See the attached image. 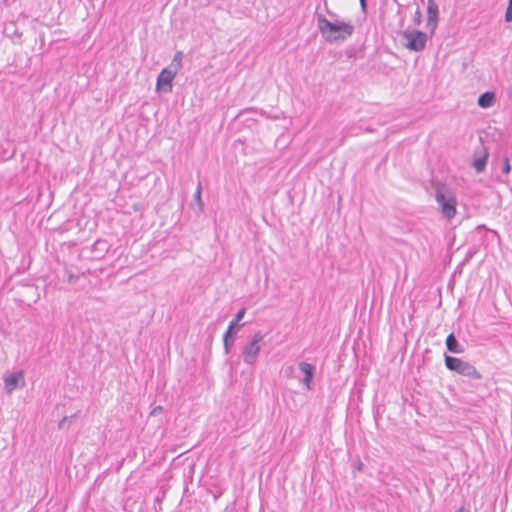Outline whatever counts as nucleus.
<instances>
[{
  "label": "nucleus",
  "mask_w": 512,
  "mask_h": 512,
  "mask_svg": "<svg viewBox=\"0 0 512 512\" xmlns=\"http://www.w3.org/2000/svg\"><path fill=\"white\" fill-rule=\"evenodd\" d=\"M489 153L486 147L481 146L479 151L474 152L472 166L477 173H482L487 165Z\"/></svg>",
  "instance_id": "8"
},
{
  "label": "nucleus",
  "mask_w": 512,
  "mask_h": 512,
  "mask_svg": "<svg viewBox=\"0 0 512 512\" xmlns=\"http://www.w3.org/2000/svg\"><path fill=\"white\" fill-rule=\"evenodd\" d=\"M495 101V94L494 92H484L482 93L478 98V105L481 108H489L493 105Z\"/></svg>",
  "instance_id": "13"
},
{
  "label": "nucleus",
  "mask_w": 512,
  "mask_h": 512,
  "mask_svg": "<svg viewBox=\"0 0 512 512\" xmlns=\"http://www.w3.org/2000/svg\"><path fill=\"white\" fill-rule=\"evenodd\" d=\"M159 411H162V407L161 406H157L153 409L152 411V414L153 415H156L157 413H159Z\"/></svg>",
  "instance_id": "23"
},
{
  "label": "nucleus",
  "mask_w": 512,
  "mask_h": 512,
  "mask_svg": "<svg viewBox=\"0 0 512 512\" xmlns=\"http://www.w3.org/2000/svg\"><path fill=\"white\" fill-rule=\"evenodd\" d=\"M434 197L443 218L447 221H451L457 213V198L455 194L443 186H438L435 190Z\"/></svg>",
  "instance_id": "2"
},
{
  "label": "nucleus",
  "mask_w": 512,
  "mask_h": 512,
  "mask_svg": "<svg viewBox=\"0 0 512 512\" xmlns=\"http://www.w3.org/2000/svg\"><path fill=\"white\" fill-rule=\"evenodd\" d=\"M68 419H69L68 417H64V418L59 422V424H58V428H59V429H63V428H64V426H65V423L68 421Z\"/></svg>",
  "instance_id": "21"
},
{
  "label": "nucleus",
  "mask_w": 512,
  "mask_h": 512,
  "mask_svg": "<svg viewBox=\"0 0 512 512\" xmlns=\"http://www.w3.org/2000/svg\"><path fill=\"white\" fill-rule=\"evenodd\" d=\"M406 39L405 47L411 51H422L427 43L428 36L420 30L406 31L403 34Z\"/></svg>",
  "instance_id": "5"
},
{
  "label": "nucleus",
  "mask_w": 512,
  "mask_h": 512,
  "mask_svg": "<svg viewBox=\"0 0 512 512\" xmlns=\"http://www.w3.org/2000/svg\"><path fill=\"white\" fill-rule=\"evenodd\" d=\"M360 1V5H361V8L363 11L366 10V6H367V0H359Z\"/></svg>",
  "instance_id": "22"
},
{
  "label": "nucleus",
  "mask_w": 512,
  "mask_h": 512,
  "mask_svg": "<svg viewBox=\"0 0 512 512\" xmlns=\"http://www.w3.org/2000/svg\"><path fill=\"white\" fill-rule=\"evenodd\" d=\"M438 5L434 0H428L427 2V26L431 29L433 32L435 28L437 27V20H438Z\"/></svg>",
  "instance_id": "9"
},
{
  "label": "nucleus",
  "mask_w": 512,
  "mask_h": 512,
  "mask_svg": "<svg viewBox=\"0 0 512 512\" xmlns=\"http://www.w3.org/2000/svg\"><path fill=\"white\" fill-rule=\"evenodd\" d=\"M177 74V67L164 68L157 77L156 90L158 92H171L172 82Z\"/></svg>",
  "instance_id": "6"
},
{
  "label": "nucleus",
  "mask_w": 512,
  "mask_h": 512,
  "mask_svg": "<svg viewBox=\"0 0 512 512\" xmlns=\"http://www.w3.org/2000/svg\"><path fill=\"white\" fill-rule=\"evenodd\" d=\"M298 366H299V369L305 375L302 382H303L304 386L308 390H310L311 389V383H312L313 376H314L315 367L312 364L307 363V362H300Z\"/></svg>",
  "instance_id": "10"
},
{
  "label": "nucleus",
  "mask_w": 512,
  "mask_h": 512,
  "mask_svg": "<svg viewBox=\"0 0 512 512\" xmlns=\"http://www.w3.org/2000/svg\"><path fill=\"white\" fill-rule=\"evenodd\" d=\"M201 191H202L201 183H198L197 189H196L195 194H194V199L197 202L200 210L203 209V202H202V199H201Z\"/></svg>",
  "instance_id": "16"
},
{
  "label": "nucleus",
  "mask_w": 512,
  "mask_h": 512,
  "mask_svg": "<svg viewBox=\"0 0 512 512\" xmlns=\"http://www.w3.org/2000/svg\"><path fill=\"white\" fill-rule=\"evenodd\" d=\"M264 334L261 331L253 334L242 348L243 361L248 365H254L257 362L258 355L262 348Z\"/></svg>",
  "instance_id": "4"
},
{
  "label": "nucleus",
  "mask_w": 512,
  "mask_h": 512,
  "mask_svg": "<svg viewBox=\"0 0 512 512\" xmlns=\"http://www.w3.org/2000/svg\"><path fill=\"white\" fill-rule=\"evenodd\" d=\"M318 29L326 41L333 43L345 41L354 33V27L343 21L331 22L322 14L317 16Z\"/></svg>",
  "instance_id": "1"
},
{
  "label": "nucleus",
  "mask_w": 512,
  "mask_h": 512,
  "mask_svg": "<svg viewBox=\"0 0 512 512\" xmlns=\"http://www.w3.org/2000/svg\"><path fill=\"white\" fill-rule=\"evenodd\" d=\"M505 20L507 22H512V0L508 1V5L505 12Z\"/></svg>",
  "instance_id": "18"
},
{
  "label": "nucleus",
  "mask_w": 512,
  "mask_h": 512,
  "mask_svg": "<svg viewBox=\"0 0 512 512\" xmlns=\"http://www.w3.org/2000/svg\"><path fill=\"white\" fill-rule=\"evenodd\" d=\"M4 384L7 393H11L16 389L23 387L25 385L24 372L18 371L5 375Z\"/></svg>",
  "instance_id": "7"
},
{
  "label": "nucleus",
  "mask_w": 512,
  "mask_h": 512,
  "mask_svg": "<svg viewBox=\"0 0 512 512\" xmlns=\"http://www.w3.org/2000/svg\"><path fill=\"white\" fill-rule=\"evenodd\" d=\"M165 493H166V492H165V490L161 489V490L158 492V494H157V496H156V498H155V502H156L157 504H159V506L161 505V502H162V501H163V499L165 498Z\"/></svg>",
  "instance_id": "20"
},
{
  "label": "nucleus",
  "mask_w": 512,
  "mask_h": 512,
  "mask_svg": "<svg viewBox=\"0 0 512 512\" xmlns=\"http://www.w3.org/2000/svg\"><path fill=\"white\" fill-rule=\"evenodd\" d=\"M234 340H235V336H233V335L226 336V334H224V336H223V344H224L225 352L227 354L230 352V349H231V347L234 344Z\"/></svg>",
  "instance_id": "14"
},
{
  "label": "nucleus",
  "mask_w": 512,
  "mask_h": 512,
  "mask_svg": "<svg viewBox=\"0 0 512 512\" xmlns=\"http://www.w3.org/2000/svg\"><path fill=\"white\" fill-rule=\"evenodd\" d=\"M447 349L456 354L464 352V347L461 346L453 333H450L446 338Z\"/></svg>",
  "instance_id": "12"
},
{
  "label": "nucleus",
  "mask_w": 512,
  "mask_h": 512,
  "mask_svg": "<svg viewBox=\"0 0 512 512\" xmlns=\"http://www.w3.org/2000/svg\"><path fill=\"white\" fill-rule=\"evenodd\" d=\"M362 465H363V464L360 462V463L357 465V469H358V470H361Z\"/></svg>",
  "instance_id": "25"
},
{
  "label": "nucleus",
  "mask_w": 512,
  "mask_h": 512,
  "mask_svg": "<svg viewBox=\"0 0 512 512\" xmlns=\"http://www.w3.org/2000/svg\"><path fill=\"white\" fill-rule=\"evenodd\" d=\"M510 97L512 99V87L510 88Z\"/></svg>",
  "instance_id": "26"
},
{
  "label": "nucleus",
  "mask_w": 512,
  "mask_h": 512,
  "mask_svg": "<svg viewBox=\"0 0 512 512\" xmlns=\"http://www.w3.org/2000/svg\"><path fill=\"white\" fill-rule=\"evenodd\" d=\"M64 278L68 283H74L77 277L69 270L64 271Z\"/></svg>",
  "instance_id": "19"
},
{
  "label": "nucleus",
  "mask_w": 512,
  "mask_h": 512,
  "mask_svg": "<svg viewBox=\"0 0 512 512\" xmlns=\"http://www.w3.org/2000/svg\"><path fill=\"white\" fill-rule=\"evenodd\" d=\"M292 371H293V367L290 366V367L286 368L285 373L288 374V373H291Z\"/></svg>",
  "instance_id": "24"
},
{
  "label": "nucleus",
  "mask_w": 512,
  "mask_h": 512,
  "mask_svg": "<svg viewBox=\"0 0 512 512\" xmlns=\"http://www.w3.org/2000/svg\"><path fill=\"white\" fill-rule=\"evenodd\" d=\"M246 313V308H241L234 316V318L230 321L229 326L225 332L226 336L236 335V328L238 326H244V324L239 325V322L243 319Z\"/></svg>",
  "instance_id": "11"
},
{
  "label": "nucleus",
  "mask_w": 512,
  "mask_h": 512,
  "mask_svg": "<svg viewBox=\"0 0 512 512\" xmlns=\"http://www.w3.org/2000/svg\"><path fill=\"white\" fill-rule=\"evenodd\" d=\"M456 512H461V511H456Z\"/></svg>",
  "instance_id": "27"
},
{
  "label": "nucleus",
  "mask_w": 512,
  "mask_h": 512,
  "mask_svg": "<svg viewBox=\"0 0 512 512\" xmlns=\"http://www.w3.org/2000/svg\"><path fill=\"white\" fill-rule=\"evenodd\" d=\"M445 366L450 371L457 372L458 374L468 377L470 379L474 380H480L482 378V375L480 372L476 369V367L469 362H466L460 358L445 355Z\"/></svg>",
  "instance_id": "3"
},
{
  "label": "nucleus",
  "mask_w": 512,
  "mask_h": 512,
  "mask_svg": "<svg viewBox=\"0 0 512 512\" xmlns=\"http://www.w3.org/2000/svg\"><path fill=\"white\" fill-rule=\"evenodd\" d=\"M502 172L505 175H508L511 172V165H510L509 158L507 156H505L504 160H503Z\"/></svg>",
  "instance_id": "17"
},
{
  "label": "nucleus",
  "mask_w": 512,
  "mask_h": 512,
  "mask_svg": "<svg viewBox=\"0 0 512 512\" xmlns=\"http://www.w3.org/2000/svg\"><path fill=\"white\" fill-rule=\"evenodd\" d=\"M182 57H183V54L182 52L178 51L175 53L174 57H173V60H172V63L170 65V67L173 69L175 67H177V71L179 70L180 66H181V62H182Z\"/></svg>",
  "instance_id": "15"
}]
</instances>
